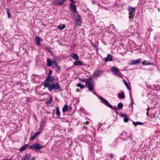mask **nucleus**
Instances as JSON below:
<instances>
[{
    "instance_id": "nucleus-1",
    "label": "nucleus",
    "mask_w": 160,
    "mask_h": 160,
    "mask_svg": "<svg viewBox=\"0 0 160 160\" xmlns=\"http://www.w3.org/2000/svg\"><path fill=\"white\" fill-rule=\"evenodd\" d=\"M85 87L87 88L90 91L93 90L94 88L93 80L91 79L88 80L86 82Z\"/></svg>"
},
{
    "instance_id": "nucleus-2",
    "label": "nucleus",
    "mask_w": 160,
    "mask_h": 160,
    "mask_svg": "<svg viewBox=\"0 0 160 160\" xmlns=\"http://www.w3.org/2000/svg\"><path fill=\"white\" fill-rule=\"evenodd\" d=\"M43 146L40 144L34 143L32 145L30 146V148L35 151H37L38 149H40L42 148Z\"/></svg>"
},
{
    "instance_id": "nucleus-3",
    "label": "nucleus",
    "mask_w": 160,
    "mask_h": 160,
    "mask_svg": "<svg viewBox=\"0 0 160 160\" xmlns=\"http://www.w3.org/2000/svg\"><path fill=\"white\" fill-rule=\"evenodd\" d=\"M60 88L58 82L52 83L51 84L49 87V91L51 92L54 89H58Z\"/></svg>"
},
{
    "instance_id": "nucleus-4",
    "label": "nucleus",
    "mask_w": 160,
    "mask_h": 160,
    "mask_svg": "<svg viewBox=\"0 0 160 160\" xmlns=\"http://www.w3.org/2000/svg\"><path fill=\"white\" fill-rule=\"evenodd\" d=\"M98 98L99 99H100L102 102L104 104L111 108H112V106L108 102L106 99H105L103 98L101 96H99L98 97Z\"/></svg>"
},
{
    "instance_id": "nucleus-5",
    "label": "nucleus",
    "mask_w": 160,
    "mask_h": 160,
    "mask_svg": "<svg viewBox=\"0 0 160 160\" xmlns=\"http://www.w3.org/2000/svg\"><path fill=\"white\" fill-rule=\"evenodd\" d=\"M111 71L113 72L114 74L116 75L119 77H121V76L118 73H119V69L115 67H113L111 68Z\"/></svg>"
},
{
    "instance_id": "nucleus-6",
    "label": "nucleus",
    "mask_w": 160,
    "mask_h": 160,
    "mask_svg": "<svg viewBox=\"0 0 160 160\" xmlns=\"http://www.w3.org/2000/svg\"><path fill=\"white\" fill-rule=\"evenodd\" d=\"M141 59L140 58H138L137 59L135 60H132L130 62V65H137L141 63Z\"/></svg>"
},
{
    "instance_id": "nucleus-7",
    "label": "nucleus",
    "mask_w": 160,
    "mask_h": 160,
    "mask_svg": "<svg viewBox=\"0 0 160 160\" xmlns=\"http://www.w3.org/2000/svg\"><path fill=\"white\" fill-rule=\"evenodd\" d=\"M103 71L102 70H97L93 74V77L95 78H97L99 75L102 74Z\"/></svg>"
},
{
    "instance_id": "nucleus-8",
    "label": "nucleus",
    "mask_w": 160,
    "mask_h": 160,
    "mask_svg": "<svg viewBox=\"0 0 160 160\" xmlns=\"http://www.w3.org/2000/svg\"><path fill=\"white\" fill-rule=\"evenodd\" d=\"M66 0H58L57 1H56L55 2H53V4L54 5H57L58 4L60 5H61L63 4V3Z\"/></svg>"
},
{
    "instance_id": "nucleus-9",
    "label": "nucleus",
    "mask_w": 160,
    "mask_h": 160,
    "mask_svg": "<svg viewBox=\"0 0 160 160\" xmlns=\"http://www.w3.org/2000/svg\"><path fill=\"white\" fill-rule=\"evenodd\" d=\"M74 4V3H71L70 4V9L72 12H77V8Z\"/></svg>"
},
{
    "instance_id": "nucleus-10",
    "label": "nucleus",
    "mask_w": 160,
    "mask_h": 160,
    "mask_svg": "<svg viewBox=\"0 0 160 160\" xmlns=\"http://www.w3.org/2000/svg\"><path fill=\"white\" fill-rule=\"evenodd\" d=\"M76 20V24L77 25H80L81 23V18L79 14H77V18L75 19Z\"/></svg>"
},
{
    "instance_id": "nucleus-11",
    "label": "nucleus",
    "mask_w": 160,
    "mask_h": 160,
    "mask_svg": "<svg viewBox=\"0 0 160 160\" xmlns=\"http://www.w3.org/2000/svg\"><path fill=\"white\" fill-rule=\"evenodd\" d=\"M54 80L55 78L53 76H48L46 79V81L52 83L54 81Z\"/></svg>"
},
{
    "instance_id": "nucleus-12",
    "label": "nucleus",
    "mask_w": 160,
    "mask_h": 160,
    "mask_svg": "<svg viewBox=\"0 0 160 160\" xmlns=\"http://www.w3.org/2000/svg\"><path fill=\"white\" fill-rule=\"evenodd\" d=\"M104 60L105 62L112 61V56L109 54H108L107 57L105 58Z\"/></svg>"
},
{
    "instance_id": "nucleus-13",
    "label": "nucleus",
    "mask_w": 160,
    "mask_h": 160,
    "mask_svg": "<svg viewBox=\"0 0 160 160\" xmlns=\"http://www.w3.org/2000/svg\"><path fill=\"white\" fill-rule=\"evenodd\" d=\"M30 157L31 155L29 154H26L25 156L23 157L22 160H29Z\"/></svg>"
},
{
    "instance_id": "nucleus-14",
    "label": "nucleus",
    "mask_w": 160,
    "mask_h": 160,
    "mask_svg": "<svg viewBox=\"0 0 160 160\" xmlns=\"http://www.w3.org/2000/svg\"><path fill=\"white\" fill-rule=\"evenodd\" d=\"M28 144H26L22 146L19 149V150L21 152H22L25 150L28 147Z\"/></svg>"
},
{
    "instance_id": "nucleus-15",
    "label": "nucleus",
    "mask_w": 160,
    "mask_h": 160,
    "mask_svg": "<svg viewBox=\"0 0 160 160\" xmlns=\"http://www.w3.org/2000/svg\"><path fill=\"white\" fill-rule=\"evenodd\" d=\"M128 10L130 12V14L132 15L133 12L135 11V9L132 7H129L128 8Z\"/></svg>"
},
{
    "instance_id": "nucleus-16",
    "label": "nucleus",
    "mask_w": 160,
    "mask_h": 160,
    "mask_svg": "<svg viewBox=\"0 0 160 160\" xmlns=\"http://www.w3.org/2000/svg\"><path fill=\"white\" fill-rule=\"evenodd\" d=\"M40 38L39 37H36L35 39V42L36 43V44L37 45H40Z\"/></svg>"
},
{
    "instance_id": "nucleus-17",
    "label": "nucleus",
    "mask_w": 160,
    "mask_h": 160,
    "mask_svg": "<svg viewBox=\"0 0 160 160\" xmlns=\"http://www.w3.org/2000/svg\"><path fill=\"white\" fill-rule=\"evenodd\" d=\"M70 56L72 58L76 60H78L79 59V58L78 55L75 53H73L71 54Z\"/></svg>"
},
{
    "instance_id": "nucleus-18",
    "label": "nucleus",
    "mask_w": 160,
    "mask_h": 160,
    "mask_svg": "<svg viewBox=\"0 0 160 160\" xmlns=\"http://www.w3.org/2000/svg\"><path fill=\"white\" fill-rule=\"evenodd\" d=\"M77 14H78V12L77 11L76 12H72L71 13V16L72 18L75 19H76V18L77 17Z\"/></svg>"
},
{
    "instance_id": "nucleus-19",
    "label": "nucleus",
    "mask_w": 160,
    "mask_h": 160,
    "mask_svg": "<svg viewBox=\"0 0 160 160\" xmlns=\"http://www.w3.org/2000/svg\"><path fill=\"white\" fill-rule=\"evenodd\" d=\"M52 62L48 58L47 59V66L48 67H51L52 65Z\"/></svg>"
},
{
    "instance_id": "nucleus-20",
    "label": "nucleus",
    "mask_w": 160,
    "mask_h": 160,
    "mask_svg": "<svg viewBox=\"0 0 160 160\" xmlns=\"http://www.w3.org/2000/svg\"><path fill=\"white\" fill-rule=\"evenodd\" d=\"M49 82L46 81V80L44 82L43 84L44 86V88H48V90H49V87L50 86L51 84L48 83Z\"/></svg>"
},
{
    "instance_id": "nucleus-21",
    "label": "nucleus",
    "mask_w": 160,
    "mask_h": 160,
    "mask_svg": "<svg viewBox=\"0 0 160 160\" xmlns=\"http://www.w3.org/2000/svg\"><path fill=\"white\" fill-rule=\"evenodd\" d=\"M68 108V106L67 104L64 105L62 109V111L64 113L66 112Z\"/></svg>"
},
{
    "instance_id": "nucleus-22",
    "label": "nucleus",
    "mask_w": 160,
    "mask_h": 160,
    "mask_svg": "<svg viewBox=\"0 0 160 160\" xmlns=\"http://www.w3.org/2000/svg\"><path fill=\"white\" fill-rule=\"evenodd\" d=\"M152 64V63L149 62L148 61H146V60H144L142 62V64L144 65H151Z\"/></svg>"
},
{
    "instance_id": "nucleus-23",
    "label": "nucleus",
    "mask_w": 160,
    "mask_h": 160,
    "mask_svg": "<svg viewBox=\"0 0 160 160\" xmlns=\"http://www.w3.org/2000/svg\"><path fill=\"white\" fill-rule=\"evenodd\" d=\"M74 64L75 66L81 65L82 64V63L81 61L77 60L74 62Z\"/></svg>"
},
{
    "instance_id": "nucleus-24",
    "label": "nucleus",
    "mask_w": 160,
    "mask_h": 160,
    "mask_svg": "<svg viewBox=\"0 0 160 160\" xmlns=\"http://www.w3.org/2000/svg\"><path fill=\"white\" fill-rule=\"evenodd\" d=\"M56 114L59 118L60 117V112L59 110V107H58L56 108Z\"/></svg>"
},
{
    "instance_id": "nucleus-25",
    "label": "nucleus",
    "mask_w": 160,
    "mask_h": 160,
    "mask_svg": "<svg viewBox=\"0 0 160 160\" xmlns=\"http://www.w3.org/2000/svg\"><path fill=\"white\" fill-rule=\"evenodd\" d=\"M52 68H56L58 67V65L57 62L55 61H52Z\"/></svg>"
},
{
    "instance_id": "nucleus-26",
    "label": "nucleus",
    "mask_w": 160,
    "mask_h": 160,
    "mask_svg": "<svg viewBox=\"0 0 160 160\" xmlns=\"http://www.w3.org/2000/svg\"><path fill=\"white\" fill-rule=\"evenodd\" d=\"M65 27V25L64 24L60 25L58 26V28H59L60 30H62Z\"/></svg>"
},
{
    "instance_id": "nucleus-27",
    "label": "nucleus",
    "mask_w": 160,
    "mask_h": 160,
    "mask_svg": "<svg viewBox=\"0 0 160 160\" xmlns=\"http://www.w3.org/2000/svg\"><path fill=\"white\" fill-rule=\"evenodd\" d=\"M118 96L120 98H125L124 93L123 92H122L118 94Z\"/></svg>"
},
{
    "instance_id": "nucleus-28",
    "label": "nucleus",
    "mask_w": 160,
    "mask_h": 160,
    "mask_svg": "<svg viewBox=\"0 0 160 160\" xmlns=\"http://www.w3.org/2000/svg\"><path fill=\"white\" fill-rule=\"evenodd\" d=\"M133 123L135 126H137L138 125H141L143 124V123L139 122H134V121L133 122Z\"/></svg>"
},
{
    "instance_id": "nucleus-29",
    "label": "nucleus",
    "mask_w": 160,
    "mask_h": 160,
    "mask_svg": "<svg viewBox=\"0 0 160 160\" xmlns=\"http://www.w3.org/2000/svg\"><path fill=\"white\" fill-rule=\"evenodd\" d=\"M36 136L34 134L33 135H32V134H31V137L29 139L30 141H32L34 139L36 138Z\"/></svg>"
},
{
    "instance_id": "nucleus-30",
    "label": "nucleus",
    "mask_w": 160,
    "mask_h": 160,
    "mask_svg": "<svg viewBox=\"0 0 160 160\" xmlns=\"http://www.w3.org/2000/svg\"><path fill=\"white\" fill-rule=\"evenodd\" d=\"M52 101V97H50V99L46 102V103L48 105H49L51 103Z\"/></svg>"
},
{
    "instance_id": "nucleus-31",
    "label": "nucleus",
    "mask_w": 160,
    "mask_h": 160,
    "mask_svg": "<svg viewBox=\"0 0 160 160\" xmlns=\"http://www.w3.org/2000/svg\"><path fill=\"white\" fill-rule=\"evenodd\" d=\"M123 82L124 83V84H125L126 86V87L128 89V90H129L130 89V87L129 86V85H128V83H127V82H126V81L125 80H123Z\"/></svg>"
},
{
    "instance_id": "nucleus-32",
    "label": "nucleus",
    "mask_w": 160,
    "mask_h": 160,
    "mask_svg": "<svg viewBox=\"0 0 160 160\" xmlns=\"http://www.w3.org/2000/svg\"><path fill=\"white\" fill-rule=\"evenodd\" d=\"M77 86L78 87H80L82 89L83 88L85 87L84 85L81 84V83H78L77 85Z\"/></svg>"
},
{
    "instance_id": "nucleus-33",
    "label": "nucleus",
    "mask_w": 160,
    "mask_h": 160,
    "mask_svg": "<svg viewBox=\"0 0 160 160\" xmlns=\"http://www.w3.org/2000/svg\"><path fill=\"white\" fill-rule=\"evenodd\" d=\"M118 108L120 109L122 108L123 107V105L122 103H119L118 104Z\"/></svg>"
},
{
    "instance_id": "nucleus-34",
    "label": "nucleus",
    "mask_w": 160,
    "mask_h": 160,
    "mask_svg": "<svg viewBox=\"0 0 160 160\" xmlns=\"http://www.w3.org/2000/svg\"><path fill=\"white\" fill-rule=\"evenodd\" d=\"M7 13L8 15V18H10L11 17V15L9 11V9H7Z\"/></svg>"
},
{
    "instance_id": "nucleus-35",
    "label": "nucleus",
    "mask_w": 160,
    "mask_h": 160,
    "mask_svg": "<svg viewBox=\"0 0 160 160\" xmlns=\"http://www.w3.org/2000/svg\"><path fill=\"white\" fill-rule=\"evenodd\" d=\"M123 121L125 122H127L128 121V119L127 118V117H125V118H124Z\"/></svg>"
},
{
    "instance_id": "nucleus-36",
    "label": "nucleus",
    "mask_w": 160,
    "mask_h": 160,
    "mask_svg": "<svg viewBox=\"0 0 160 160\" xmlns=\"http://www.w3.org/2000/svg\"><path fill=\"white\" fill-rule=\"evenodd\" d=\"M41 132H38L35 133L34 134L37 137V136L39 135L40 134Z\"/></svg>"
},
{
    "instance_id": "nucleus-37",
    "label": "nucleus",
    "mask_w": 160,
    "mask_h": 160,
    "mask_svg": "<svg viewBox=\"0 0 160 160\" xmlns=\"http://www.w3.org/2000/svg\"><path fill=\"white\" fill-rule=\"evenodd\" d=\"M80 80L82 82H86L88 80L87 79H80Z\"/></svg>"
},
{
    "instance_id": "nucleus-38",
    "label": "nucleus",
    "mask_w": 160,
    "mask_h": 160,
    "mask_svg": "<svg viewBox=\"0 0 160 160\" xmlns=\"http://www.w3.org/2000/svg\"><path fill=\"white\" fill-rule=\"evenodd\" d=\"M52 71L51 70H49L48 76H51V74H52Z\"/></svg>"
},
{
    "instance_id": "nucleus-39",
    "label": "nucleus",
    "mask_w": 160,
    "mask_h": 160,
    "mask_svg": "<svg viewBox=\"0 0 160 160\" xmlns=\"http://www.w3.org/2000/svg\"><path fill=\"white\" fill-rule=\"evenodd\" d=\"M121 116L125 118V117H127V115L125 114H122Z\"/></svg>"
},
{
    "instance_id": "nucleus-40",
    "label": "nucleus",
    "mask_w": 160,
    "mask_h": 160,
    "mask_svg": "<svg viewBox=\"0 0 160 160\" xmlns=\"http://www.w3.org/2000/svg\"><path fill=\"white\" fill-rule=\"evenodd\" d=\"M109 155L110 156V158H112L113 157L112 154H110Z\"/></svg>"
},
{
    "instance_id": "nucleus-41",
    "label": "nucleus",
    "mask_w": 160,
    "mask_h": 160,
    "mask_svg": "<svg viewBox=\"0 0 160 160\" xmlns=\"http://www.w3.org/2000/svg\"><path fill=\"white\" fill-rule=\"evenodd\" d=\"M70 1L72 2V3H75V2L74 1H73V0H70Z\"/></svg>"
},
{
    "instance_id": "nucleus-42",
    "label": "nucleus",
    "mask_w": 160,
    "mask_h": 160,
    "mask_svg": "<svg viewBox=\"0 0 160 160\" xmlns=\"http://www.w3.org/2000/svg\"><path fill=\"white\" fill-rule=\"evenodd\" d=\"M35 160V158L34 157L32 158H31V160Z\"/></svg>"
},
{
    "instance_id": "nucleus-43",
    "label": "nucleus",
    "mask_w": 160,
    "mask_h": 160,
    "mask_svg": "<svg viewBox=\"0 0 160 160\" xmlns=\"http://www.w3.org/2000/svg\"><path fill=\"white\" fill-rule=\"evenodd\" d=\"M131 15L130 14V16L129 17V18L130 19L131 18H132V16L131 17Z\"/></svg>"
},
{
    "instance_id": "nucleus-44",
    "label": "nucleus",
    "mask_w": 160,
    "mask_h": 160,
    "mask_svg": "<svg viewBox=\"0 0 160 160\" xmlns=\"http://www.w3.org/2000/svg\"><path fill=\"white\" fill-rule=\"evenodd\" d=\"M150 110V108H148L147 109V112H148Z\"/></svg>"
},
{
    "instance_id": "nucleus-45",
    "label": "nucleus",
    "mask_w": 160,
    "mask_h": 160,
    "mask_svg": "<svg viewBox=\"0 0 160 160\" xmlns=\"http://www.w3.org/2000/svg\"><path fill=\"white\" fill-rule=\"evenodd\" d=\"M89 123V122H86V124H88V123Z\"/></svg>"
},
{
    "instance_id": "nucleus-46",
    "label": "nucleus",
    "mask_w": 160,
    "mask_h": 160,
    "mask_svg": "<svg viewBox=\"0 0 160 160\" xmlns=\"http://www.w3.org/2000/svg\"><path fill=\"white\" fill-rule=\"evenodd\" d=\"M148 112L147 113V115L148 116Z\"/></svg>"
},
{
    "instance_id": "nucleus-47",
    "label": "nucleus",
    "mask_w": 160,
    "mask_h": 160,
    "mask_svg": "<svg viewBox=\"0 0 160 160\" xmlns=\"http://www.w3.org/2000/svg\"><path fill=\"white\" fill-rule=\"evenodd\" d=\"M77 92H78V89H77Z\"/></svg>"
}]
</instances>
